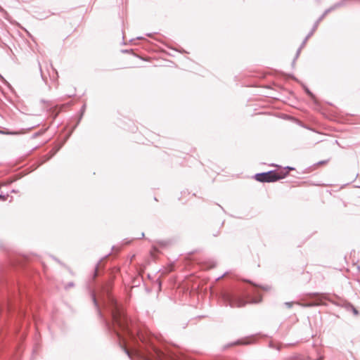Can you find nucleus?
<instances>
[{
  "instance_id": "obj_8",
  "label": "nucleus",
  "mask_w": 360,
  "mask_h": 360,
  "mask_svg": "<svg viewBox=\"0 0 360 360\" xmlns=\"http://www.w3.org/2000/svg\"><path fill=\"white\" fill-rule=\"evenodd\" d=\"M313 305H314V304H308V306H313Z\"/></svg>"
},
{
  "instance_id": "obj_7",
  "label": "nucleus",
  "mask_w": 360,
  "mask_h": 360,
  "mask_svg": "<svg viewBox=\"0 0 360 360\" xmlns=\"http://www.w3.org/2000/svg\"><path fill=\"white\" fill-rule=\"evenodd\" d=\"M168 243H169L168 242H165V243L164 245H167Z\"/></svg>"
},
{
  "instance_id": "obj_1",
  "label": "nucleus",
  "mask_w": 360,
  "mask_h": 360,
  "mask_svg": "<svg viewBox=\"0 0 360 360\" xmlns=\"http://www.w3.org/2000/svg\"><path fill=\"white\" fill-rule=\"evenodd\" d=\"M138 339L148 347L146 349V357L148 360H176V359L168 356L164 352L156 348L151 340L149 331L145 328H141L136 330Z\"/></svg>"
},
{
  "instance_id": "obj_4",
  "label": "nucleus",
  "mask_w": 360,
  "mask_h": 360,
  "mask_svg": "<svg viewBox=\"0 0 360 360\" xmlns=\"http://www.w3.org/2000/svg\"><path fill=\"white\" fill-rule=\"evenodd\" d=\"M262 298L259 300L251 299L250 300H245L244 297H238L231 301L230 305L232 307H245L248 303H258L261 302Z\"/></svg>"
},
{
  "instance_id": "obj_2",
  "label": "nucleus",
  "mask_w": 360,
  "mask_h": 360,
  "mask_svg": "<svg viewBox=\"0 0 360 360\" xmlns=\"http://www.w3.org/2000/svg\"><path fill=\"white\" fill-rule=\"evenodd\" d=\"M113 320L114 322L117 325V326L122 330V338L123 339L124 344V350L127 351V338L129 340L136 341V338L134 337V328L131 323L129 321L128 317L126 314L119 309H116L115 311L113 312ZM117 335L121 336V335L118 333Z\"/></svg>"
},
{
  "instance_id": "obj_5",
  "label": "nucleus",
  "mask_w": 360,
  "mask_h": 360,
  "mask_svg": "<svg viewBox=\"0 0 360 360\" xmlns=\"http://www.w3.org/2000/svg\"><path fill=\"white\" fill-rule=\"evenodd\" d=\"M0 199H1V200H4L6 198H5V197H4V196H3V195H0Z\"/></svg>"
},
{
  "instance_id": "obj_6",
  "label": "nucleus",
  "mask_w": 360,
  "mask_h": 360,
  "mask_svg": "<svg viewBox=\"0 0 360 360\" xmlns=\"http://www.w3.org/2000/svg\"><path fill=\"white\" fill-rule=\"evenodd\" d=\"M353 311H354V313L355 314H358V311H356V309H354V310H353Z\"/></svg>"
},
{
  "instance_id": "obj_3",
  "label": "nucleus",
  "mask_w": 360,
  "mask_h": 360,
  "mask_svg": "<svg viewBox=\"0 0 360 360\" xmlns=\"http://www.w3.org/2000/svg\"><path fill=\"white\" fill-rule=\"evenodd\" d=\"M291 169H292V168L288 167L279 170L259 173L255 176V179L259 182H275L284 179Z\"/></svg>"
}]
</instances>
